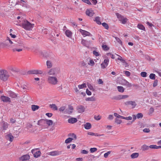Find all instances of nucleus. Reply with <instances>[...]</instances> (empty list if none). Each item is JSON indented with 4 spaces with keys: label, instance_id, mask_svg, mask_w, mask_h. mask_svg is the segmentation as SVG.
<instances>
[{
    "label": "nucleus",
    "instance_id": "nucleus-45",
    "mask_svg": "<svg viewBox=\"0 0 161 161\" xmlns=\"http://www.w3.org/2000/svg\"><path fill=\"white\" fill-rule=\"evenodd\" d=\"M115 122L118 124H120L122 122V121L118 118H116L115 119Z\"/></svg>",
    "mask_w": 161,
    "mask_h": 161
},
{
    "label": "nucleus",
    "instance_id": "nucleus-10",
    "mask_svg": "<svg viewBox=\"0 0 161 161\" xmlns=\"http://www.w3.org/2000/svg\"><path fill=\"white\" fill-rule=\"evenodd\" d=\"M125 104L126 105H130L131 107L132 108H134L136 105V104L135 102L134 101H127L125 103Z\"/></svg>",
    "mask_w": 161,
    "mask_h": 161
},
{
    "label": "nucleus",
    "instance_id": "nucleus-38",
    "mask_svg": "<svg viewBox=\"0 0 161 161\" xmlns=\"http://www.w3.org/2000/svg\"><path fill=\"white\" fill-rule=\"evenodd\" d=\"M137 27L140 29L145 31V28L144 26L142 24H138Z\"/></svg>",
    "mask_w": 161,
    "mask_h": 161
},
{
    "label": "nucleus",
    "instance_id": "nucleus-15",
    "mask_svg": "<svg viewBox=\"0 0 161 161\" xmlns=\"http://www.w3.org/2000/svg\"><path fill=\"white\" fill-rule=\"evenodd\" d=\"M48 75H54L56 74V69L52 68L50 69L47 72Z\"/></svg>",
    "mask_w": 161,
    "mask_h": 161
},
{
    "label": "nucleus",
    "instance_id": "nucleus-12",
    "mask_svg": "<svg viewBox=\"0 0 161 161\" xmlns=\"http://www.w3.org/2000/svg\"><path fill=\"white\" fill-rule=\"evenodd\" d=\"M30 157L29 155L25 154L22 156L19 159L21 161H30Z\"/></svg>",
    "mask_w": 161,
    "mask_h": 161
},
{
    "label": "nucleus",
    "instance_id": "nucleus-59",
    "mask_svg": "<svg viewBox=\"0 0 161 161\" xmlns=\"http://www.w3.org/2000/svg\"><path fill=\"white\" fill-rule=\"evenodd\" d=\"M114 117V116L113 115L110 114L109 115L108 117V119L109 120H112L113 119Z\"/></svg>",
    "mask_w": 161,
    "mask_h": 161
},
{
    "label": "nucleus",
    "instance_id": "nucleus-28",
    "mask_svg": "<svg viewBox=\"0 0 161 161\" xmlns=\"http://www.w3.org/2000/svg\"><path fill=\"white\" fill-rule=\"evenodd\" d=\"M68 136L70 137V138L73 139V140H76L77 138L76 135L74 133H70L68 135Z\"/></svg>",
    "mask_w": 161,
    "mask_h": 161
},
{
    "label": "nucleus",
    "instance_id": "nucleus-13",
    "mask_svg": "<svg viewBox=\"0 0 161 161\" xmlns=\"http://www.w3.org/2000/svg\"><path fill=\"white\" fill-rule=\"evenodd\" d=\"M109 62V59H105L103 62L101 64V68L103 69L105 68L108 66Z\"/></svg>",
    "mask_w": 161,
    "mask_h": 161
},
{
    "label": "nucleus",
    "instance_id": "nucleus-61",
    "mask_svg": "<svg viewBox=\"0 0 161 161\" xmlns=\"http://www.w3.org/2000/svg\"><path fill=\"white\" fill-rule=\"evenodd\" d=\"M143 131L144 132L148 133L150 132V130L148 128H145L143 130Z\"/></svg>",
    "mask_w": 161,
    "mask_h": 161
},
{
    "label": "nucleus",
    "instance_id": "nucleus-18",
    "mask_svg": "<svg viewBox=\"0 0 161 161\" xmlns=\"http://www.w3.org/2000/svg\"><path fill=\"white\" fill-rule=\"evenodd\" d=\"M77 109L79 113H82L85 111V108L83 106L80 105L77 107Z\"/></svg>",
    "mask_w": 161,
    "mask_h": 161
},
{
    "label": "nucleus",
    "instance_id": "nucleus-41",
    "mask_svg": "<svg viewBox=\"0 0 161 161\" xmlns=\"http://www.w3.org/2000/svg\"><path fill=\"white\" fill-rule=\"evenodd\" d=\"M73 140V139H72L71 138H69L66 139L65 141V142L66 143H68L71 142Z\"/></svg>",
    "mask_w": 161,
    "mask_h": 161
},
{
    "label": "nucleus",
    "instance_id": "nucleus-43",
    "mask_svg": "<svg viewBox=\"0 0 161 161\" xmlns=\"http://www.w3.org/2000/svg\"><path fill=\"white\" fill-rule=\"evenodd\" d=\"M102 47L103 49L104 50L107 51V50H108L109 49V48H108V47L106 45H102Z\"/></svg>",
    "mask_w": 161,
    "mask_h": 161
},
{
    "label": "nucleus",
    "instance_id": "nucleus-3",
    "mask_svg": "<svg viewBox=\"0 0 161 161\" xmlns=\"http://www.w3.org/2000/svg\"><path fill=\"white\" fill-rule=\"evenodd\" d=\"M9 77L8 72L5 69L0 70V79L1 80L6 81Z\"/></svg>",
    "mask_w": 161,
    "mask_h": 161
},
{
    "label": "nucleus",
    "instance_id": "nucleus-64",
    "mask_svg": "<svg viewBox=\"0 0 161 161\" xmlns=\"http://www.w3.org/2000/svg\"><path fill=\"white\" fill-rule=\"evenodd\" d=\"M158 80H154L153 83V86L154 87H155L158 84Z\"/></svg>",
    "mask_w": 161,
    "mask_h": 161
},
{
    "label": "nucleus",
    "instance_id": "nucleus-27",
    "mask_svg": "<svg viewBox=\"0 0 161 161\" xmlns=\"http://www.w3.org/2000/svg\"><path fill=\"white\" fill-rule=\"evenodd\" d=\"M9 124L7 122H2V126L4 130H6L8 127Z\"/></svg>",
    "mask_w": 161,
    "mask_h": 161
},
{
    "label": "nucleus",
    "instance_id": "nucleus-44",
    "mask_svg": "<svg viewBox=\"0 0 161 161\" xmlns=\"http://www.w3.org/2000/svg\"><path fill=\"white\" fill-rule=\"evenodd\" d=\"M155 75L154 74L152 73L151 74L149 75V78L150 79L152 80H155Z\"/></svg>",
    "mask_w": 161,
    "mask_h": 161
},
{
    "label": "nucleus",
    "instance_id": "nucleus-34",
    "mask_svg": "<svg viewBox=\"0 0 161 161\" xmlns=\"http://www.w3.org/2000/svg\"><path fill=\"white\" fill-rule=\"evenodd\" d=\"M49 107L53 110H58V108L55 104H50Z\"/></svg>",
    "mask_w": 161,
    "mask_h": 161
},
{
    "label": "nucleus",
    "instance_id": "nucleus-11",
    "mask_svg": "<svg viewBox=\"0 0 161 161\" xmlns=\"http://www.w3.org/2000/svg\"><path fill=\"white\" fill-rule=\"evenodd\" d=\"M2 101L4 103H10L11 101L10 98L7 96H2L0 97Z\"/></svg>",
    "mask_w": 161,
    "mask_h": 161
},
{
    "label": "nucleus",
    "instance_id": "nucleus-56",
    "mask_svg": "<svg viewBox=\"0 0 161 161\" xmlns=\"http://www.w3.org/2000/svg\"><path fill=\"white\" fill-rule=\"evenodd\" d=\"M123 119H125L127 120H130L132 119V117L130 116H129L126 117L123 116Z\"/></svg>",
    "mask_w": 161,
    "mask_h": 161
},
{
    "label": "nucleus",
    "instance_id": "nucleus-16",
    "mask_svg": "<svg viewBox=\"0 0 161 161\" xmlns=\"http://www.w3.org/2000/svg\"><path fill=\"white\" fill-rule=\"evenodd\" d=\"M94 13L92 9H88L86 10V14L89 16L92 17L94 14Z\"/></svg>",
    "mask_w": 161,
    "mask_h": 161
},
{
    "label": "nucleus",
    "instance_id": "nucleus-7",
    "mask_svg": "<svg viewBox=\"0 0 161 161\" xmlns=\"http://www.w3.org/2000/svg\"><path fill=\"white\" fill-rule=\"evenodd\" d=\"M120 83L123 85L126 86L127 87H131L132 84L125 79H122L120 81Z\"/></svg>",
    "mask_w": 161,
    "mask_h": 161
},
{
    "label": "nucleus",
    "instance_id": "nucleus-21",
    "mask_svg": "<svg viewBox=\"0 0 161 161\" xmlns=\"http://www.w3.org/2000/svg\"><path fill=\"white\" fill-rule=\"evenodd\" d=\"M68 122L69 123L71 124H74L76 123L77 121V119L75 118H71L70 119H68Z\"/></svg>",
    "mask_w": 161,
    "mask_h": 161
},
{
    "label": "nucleus",
    "instance_id": "nucleus-40",
    "mask_svg": "<svg viewBox=\"0 0 161 161\" xmlns=\"http://www.w3.org/2000/svg\"><path fill=\"white\" fill-rule=\"evenodd\" d=\"M88 64L92 66H93L95 64V63L93 60L90 59L89 62L88 63Z\"/></svg>",
    "mask_w": 161,
    "mask_h": 161
},
{
    "label": "nucleus",
    "instance_id": "nucleus-4",
    "mask_svg": "<svg viewBox=\"0 0 161 161\" xmlns=\"http://www.w3.org/2000/svg\"><path fill=\"white\" fill-rule=\"evenodd\" d=\"M23 45V42H20L19 43H19L14 44V45H11L10 46V48L13 52H15L16 51L19 52L22 50V49L19 48L20 46H22Z\"/></svg>",
    "mask_w": 161,
    "mask_h": 161
},
{
    "label": "nucleus",
    "instance_id": "nucleus-63",
    "mask_svg": "<svg viewBox=\"0 0 161 161\" xmlns=\"http://www.w3.org/2000/svg\"><path fill=\"white\" fill-rule=\"evenodd\" d=\"M122 63L123 64L125 65V67H126L128 66L127 63H126V62L124 60H123V61L122 62Z\"/></svg>",
    "mask_w": 161,
    "mask_h": 161
},
{
    "label": "nucleus",
    "instance_id": "nucleus-33",
    "mask_svg": "<svg viewBox=\"0 0 161 161\" xmlns=\"http://www.w3.org/2000/svg\"><path fill=\"white\" fill-rule=\"evenodd\" d=\"M117 88L119 92H123L124 91L125 89L123 88V86H118Z\"/></svg>",
    "mask_w": 161,
    "mask_h": 161
},
{
    "label": "nucleus",
    "instance_id": "nucleus-30",
    "mask_svg": "<svg viewBox=\"0 0 161 161\" xmlns=\"http://www.w3.org/2000/svg\"><path fill=\"white\" fill-rule=\"evenodd\" d=\"M149 148L151 149H159V148H161V146H158L156 145H150L149 146Z\"/></svg>",
    "mask_w": 161,
    "mask_h": 161
},
{
    "label": "nucleus",
    "instance_id": "nucleus-23",
    "mask_svg": "<svg viewBox=\"0 0 161 161\" xmlns=\"http://www.w3.org/2000/svg\"><path fill=\"white\" fill-rule=\"evenodd\" d=\"M92 125L90 123H87L84 125V127L86 129L89 130L91 129Z\"/></svg>",
    "mask_w": 161,
    "mask_h": 161
},
{
    "label": "nucleus",
    "instance_id": "nucleus-26",
    "mask_svg": "<svg viewBox=\"0 0 161 161\" xmlns=\"http://www.w3.org/2000/svg\"><path fill=\"white\" fill-rule=\"evenodd\" d=\"M88 135H89L94 136H103L104 135L103 134L100 135V134H98V133H93V132H88Z\"/></svg>",
    "mask_w": 161,
    "mask_h": 161
},
{
    "label": "nucleus",
    "instance_id": "nucleus-2",
    "mask_svg": "<svg viewBox=\"0 0 161 161\" xmlns=\"http://www.w3.org/2000/svg\"><path fill=\"white\" fill-rule=\"evenodd\" d=\"M47 81L49 84L53 85H56L58 82V79L56 76L50 75L47 76Z\"/></svg>",
    "mask_w": 161,
    "mask_h": 161
},
{
    "label": "nucleus",
    "instance_id": "nucleus-29",
    "mask_svg": "<svg viewBox=\"0 0 161 161\" xmlns=\"http://www.w3.org/2000/svg\"><path fill=\"white\" fill-rule=\"evenodd\" d=\"M160 7H158V4L155 5L153 8L154 10L156 11L157 13L158 12L159 10L160 9Z\"/></svg>",
    "mask_w": 161,
    "mask_h": 161
},
{
    "label": "nucleus",
    "instance_id": "nucleus-42",
    "mask_svg": "<svg viewBox=\"0 0 161 161\" xmlns=\"http://www.w3.org/2000/svg\"><path fill=\"white\" fill-rule=\"evenodd\" d=\"M114 115L117 118H121L122 119H123V116L119 115L116 113H114Z\"/></svg>",
    "mask_w": 161,
    "mask_h": 161
},
{
    "label": "nucleus",
    "instance_id": "nucleus-31",
    "mask_svg": "<svg viewBox=\"0 0 161 161\" xmlns=\"http://www.w3.org/2000/svg\"><path fill=\"white\" fill-rule=\"evenodd\" d=\"M68 108L69 110L70 111H69L68 112H66L65 111H64L65 113H68L69 114H71L72 112V110L73 109V107L71 105H69L68 106Z\"/></svg>",
    "mask_w": 161,
    "mask_h": 161
},
{
    "label": "nucleus",
    "instance_id": "nucleus-47",
    "mask_svg": "<svg viewBox=\"0 0 161 161\" xmlns=\"http://www.w3.org/2000/svg\"><path fill=\"white\" fill-rule=\"evenodd\" d=\"M87 86L90 90L93 91H94V89L93 87L91 84L89 83L87 84Z\"/></svg>",
    "mask_w": 161,
    "mask_h": 161
},
{
    "label": "nucleus",
    "instance_id": "nucleus-55",
    "mask_svg": "<svg viewBox=\"0 0 161 161\" xmlns=\"http://www.w3.org/2000/svg\"><path fill=\"white\" fill-rule=\"evenodd\" d=\"M88 152L85 150H81L80 151V153L82 154H87Z\"/></svg>",
    "mask_w": 161,
    "mask_h": 161
},
{
    "label": "nucleus",
    "instance_id": "nucleus-5",
    "mask_svg": "<svg viewBox=\"0 0 161 161\" xmlns=\"http://www.w3.org/2000/svg\"><path fill=\"white\" fill-rule=\"evenodd\" d=\"M44 123H46L48 126H50L53 125V122L52 120L50 119H42L38 121L37 124L38 125H42Z\"/></svg>",
    "mask_w": 161,
    "mask_h": 161
},
{
    "label": "nucleus",
    "instance_id": "nucleus-8",
    "mask_svg": "<svg viewBox=\"0 0 161 161\" xmlns=\"http://www.w3.org/2000/svg\"><path fill=\"white\" fill-rule=\"evenodd\" d=\"M79 31L84 37L92 36V35L89 32L87 31L83 30L81 29H80Z\"/></svg>",
    "mask_w": 161,
    "mask_h": 161
},
{
    "label": "nucleus",
    "instance_id": "nucleus-22",
    "mask_svg": "<svg viewBox=\"0 0 161 161\" xmlns=\"http://www.w3.org/2000/svg\"><path fill=\"white\" fill-rule=\"evenodd\" d=\"M8 95L9 97L12 98H16L17 96V95L15 93L11 91H10L9 92Z\"/></svg>",
    "mask_w": 161,
    "mask_h": 161
},
{
    "label": "nucleus",
    "instance_id": "nucleus-53",
    "mask_svg": "<svg viewBox=\"0 0 161 161\" xmlns=\"http://www.w3.org/2000/svg\"><path fill=\"white\" fill-rule=\"evenodd\" d=\"M93 54L96 56H98L100 55L99 52H97L95 50L93 51Z\"/></svg>",
    "mask_w": 161,
    "mask_h": 161
},
{
    "label": "nucleus",
    "instance_id": "nucleus-19",
    "mask_svg": "<svg viewBox=\"0 0 161 161\" xmlns=\"http://www.w3.org/2000/svg\"><path fill=\"white\" fill-rule=\"evenodd\" d=\"M65 35L67 37L69 38H71L72 36V33L70 30H66L65 31Z\"/></svg>",
    "mask_w": 161,
    "mask_h": 161
},
{
    "label": "nucleus",
    "instance_id": "nucleus-37",
    "mask_svg": "<svg viewBox=\"0 0 161 161\" xmlns=\"http://www.w3.org/2000/svg\"><path fill=\"white\" fill-rule=\"evenodd\" d=\"M149 146H148L146 145H143L141 147L143 151L147 150L149 149Z\"/></svg>",
    "mask_w": 161,
    "mask_h": 161
},
{
    "label": "nucleus",
    "instance_id": "nucleus-50",
    "mask_svg": "<svg viewBox=\"0 0 161 161\" xmlns=\"http://www.w3.org/2000/svg\"><path fill=\"white\" fill-rule=\"evenodd\" d=\"M141 75L142 77H146L147 76V73L145 72H142L141 73Z\"/></svg>",
    "mask_w": 161,
    "mask_h": 161
},
{
    "label": "nucleus",
    "instance_id": "nucleus-52",
    "mask_svg": "<svg viewBox=\"0 0 161 161\" xmlns=\"http://www.w3.org/2000/svg\"><path fill=\"white\" fill-rule=\"evenodd\" d=\"M97 150V148L95 147L91 148L90 151L91 153H93L96 151Z\"/></svg>",
    "mask_w": 161,
    "mask_h": 161
},
{
    "label": "nucleus",
    "instance_id": "nucleus-54",
    "mask_svg": "<svg viewBox=\"0 0 161 161\" xmlns=\"http://www.w3.org/2000/svg\"><path fill=\"white\" fill-rule=\"evenodd\" d=\"M94 118L95 119L97 120H99L101 119V116L99 115L98 116H95L94 117Z\"/></svg>",
    "mask_w": 161,
    "mask_h": 161
},
{
    "label": "nucleus",
    "instance_id": "nucleus-57",
    "mask_svg": "<svg viewBox=\"0 0 161 161\" xmlns=\"http://www.w3.org/2000/svg\"><path fill=\"white\" fill-rule=\"evenodd\" d=\"M143 117V115L141 113L138 114L136 115V117L138 119L142 118Z\"/></svg>",
    "mask_w": 161,
    "mask_h": 161
},
{
    "label": "nucleus",
    "instance_id": "nucleus-1",
    "mask_svg": "<svg viewBox=\"0 0 161 161\" xmlns=\"http://www.w3.org/2000/svg\"><path fill=\"white\" fill-rule=\"evenodd\" d=\"M21 19H22V22L19 25L25 29L29 31L34 27V24H31L27 20H25L24 18H22Z\"/></svg>",
    "mask_w": 161,
    "mask_h": 161
},
{
    "label": "nucleus",
    "instance_id": "nucleus-48",
    "mask_svg": "<svg viewBox=\"0 0 161 161\" xmlns=\"http://www.w3.org/2000/svg\"><path fill=\"white\" fill-rule=\"evenodd\" d=\"M114 38L115 39L116 41L119 44H120L121 45L122 44V42L119 38L117 37H115Z\"/></svg>",
    "mask_w": 161,
    "mask_h": 161
},
{
    "label": "nucleus",
    "instance_id": "nucleus-62",
    "mask_svg": "<svg viewBox=\"0 0 161 161\" xmlns=\"http://www.w3.org/2000/svg\"><path fill=\"white\" fill-rule=\"evenodd\" d=\"M87 41L84 39H82L81 41V43L84 45L85 46Z\"/></svg>",
    "mask_w": 161,
    "mask_h": 161
},
{
    "label": "nucleus",
    "instance_id": "nucleus-32",
    "mask_svg": "<svg viewBox=\"0 0 161 161\" xmlns=\"http://www.w3.org/2000/svg\"><path fill=\"white\" fill-rule=\"evenodd\" d=\"M94 21L98 25H101V23L100 21V18L99 17L97 16L95 18Z\"/></svg>",
    "mask_w": 161,
    "mask_h": 161
},
{
    "label": "nucleus",
    "instance_id": "nucleus-24",
    "mask_svg": "<svg viewBox=\"0 0 161 161\" xmlns=\"http://www.w3.org/2000/svg\"><path fill=\"white\" fill-rule=\"evenodd\" d=\"M39 108V107L38 106L33 105H31V108L32 110L33 111H35L38 109Z\"/></svg>",
    "mask_w": 161,
    "mask_h": 161
},
{
    "label": "nucleus",
    "instance_id": "nucleus-14",
    "mask_svg": "<svg viewBox=\"0 0 161 161\" xmlns=\"http://www.w3.org/2000/svg\"><path fill=\"white\" fill-rule=\"evenodd\" d=\"M31 152L33 154L34 157L35 158L39 157L41 154V152L37 150V149H32L31 150Z\"/></svg>",
    "mask_w": 161,
    "mask_h": 161
},
{
    "label": "nucleus",
    "instance_id": "nucleus-9",
    "mask_svg": "<svg viewBox=\"0 0 161 161\" xmlns=\"http://www.w3.org/2000/svg\"><path fill=\"white\" fill-rule=\"evenodd\" d=\"M43 72L42 70H30L28 71V73L29 74H41Z\"/></svg>",
    "mask_w": 161,
    "mask_h": 161
},
{
    "label": "nucleus",
    "instance_id": "nucleus-51",
    "mask_svg": "<svg viewBox=\"0 0 161 161\" xmlns=\"http://www.w3.org/2000/svg\"><path fill=\"white\" fill-rule=\"evenodd\" d=\"M111 153V151H108L106 153H104V157L105 158H107L108 157V156Z\"/></svg>",
    "mask_w": 161,
    "mask_h": 161
},
{
    "label": "nucleus",
    "instance_id": "nucleus-58",
    "mask_svg": "<svg viewBox=\"0 0 161 161\" xmlns=\"http://www.w3.org/2000/svg\"><path fill=\"white\" fill-rule=\"evenodd\" d=\"M18 4L22 6L25 7L26 6L25 4L23 2L21 1H19L18 3Z\"/></svg>",
    "mask_w": 161,
    "mask_h": 161
},
{
    "label": "nucleus",
    "instance_id": "nucleus-39",
    "mask_svg": "<svg viewBox=\"0 0 161 161\" xmlns=\"http://www.w3.org/2000/svg\"><path fill=\"white\" fill-rule=\"evenodd\" d=\"M78 87L80 89H82L86 87V83H83L81 85H80L78 86Z\"/></svg>",
    "mask_w": 161,
    "mask_h": 161
},
{
    "label": "nucleus",
    "instance_id": "nucleus-25",
    "mask_svg": "<svg viewBox=\"0 0 161 161\" xmlns=\"http://www.w3.org/2000/svg\"><path fill=\"white\" fill-rule=\"evenodd\" d=\"M139 156V154L138 153H132L130 157L131 158L134 159L137 158Z\"/></svg>",
    "mask_w": 161,
    "mask_h": 161
},
{
    "label": "nucleus",
    "instance_id": "nucleus-36",
    "mask_svg": "<svg viewBox=\"0 0 161 161\" xmlns=\"http://www.w3.org/2000/svg\"><path fill=\"white\" fill-rule=\"evenodd\" d=\"M47 65L48 68H50L52 66V62L50 61H47Z\"/></svg>",
    "mask_w": 161,
    "mask_h": 161
},
{
    "label": "nucleus",
    "instance_id": "nucleus-6",
    "mask_svg": "<svg viewBox=\"0 0 161 161\" xmlns=\"http://www.w3.org/2000/svg\"><path fill=\"white\" fill-rule=\"evenodd\" d=\"M62 153L61 151L58 150L52 151L49 153H47V154L48 155L52 156H55L60 155Z\"/></svg>",
    "mask_w": 161,
    "mask_h": 161
},
{
    "label": "nucleus",
    "instance_id": "nucleus-17",
    "mask_svg": "<svg viewBox=\"0 0 161 161\" xmlns=\"http://www.w3.org/2000/svg\"><path fill=\"white\" fill-rule=\"evenodd\" d=\"M129 97V96L127 95H119L116 97V99L117 100H121L127 98Z\"/></svg>",
    "mask_w": 161,
    "mask_h": 161
},
{
    "label": "nucleus",
    "instance_id": "nucleus-46",
    "mask_svg": "<svg viewBox=\"0 0 161 161\" xmlns=\"http://www.w3.org/2000/svg\"><path fill=\"white\" fill-rule=\"evenodd\" d=\"M128 20V19L126 18H123L121 20V23L123 24H125Z\"/></svg>",
    "mask_w": 161,
    "mask_h": 161
},
{
    "label": "nucleus",
    "instance_id": "nucleus-20",
    "mask_svg": "<svg viewBox=\"0 0 161 161\" xmlns=\"http://www.w3.org/2000/svg\"><path fill=\"white\" fill-rule=\"evenodd\" d=\"M6 138L10 142H12L14 139V137L11 133L7 135L6 136Z\"/></svg>",
    "mask_w": 161,
    "mask_h": 161
},
{
    "label": "nucleus",
    "instance_id": "nucleus-49",
    "mask_svg": "<svg viewBox=\"0 0 161 161\" xmlns=\"http://www.w3.org/2000/svg\"><path fill=\"white\" fill-rule=\"evenodd\" d=\"M102 25L106 29H108L109 26L107 23L104 22L102 23Z\"/></svg>",
    "mask_w": 161,
    "mask_h": 161
},
{
    "label": "nucleus",
    "instance_id": "nucleus-60",
    "mask_svg": "<svg viewBox=\"0 0 161 161\" xmlns=\"http://www.w3.org/2000/svg\"><path fill=\"white\" fill-rule=\"evenodd\" d=\"M65 106L61 107L59 108V111L60 112H63L65 110Z\"/></svg>",
    "mask_w": 161,
    "mask_h": 161
},
{
    "label": "nucleus",
    "instance_id": "nucleus-35",
    "mask_svg": "<svg viewBox=\"0 0 161 161\" xmlns=\"http://www.w3.org/2000/svg\"><path fill=\"white\" fill-rule=\"evenodd\" d=\"M86 101H94L96 100V98L94 97H88L86 98Z\"/></svg>",
    "mask_w": 161,
    "mask_h": 161
}]
</instances>
